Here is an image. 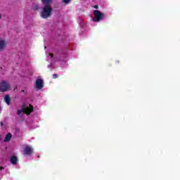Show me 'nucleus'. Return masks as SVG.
I'll return each mask as SVG.
<instances>
[{
    "label": "nucleus",
    "instance_id": "f3484780",
    "mask_svg": "<svg viewBox=\"0 0 180 180\" xmlns=\"http://www.w3.org/2000/svg\"><path fill=\"white\" fill-rule=\"evenodd\" d=\"M5 169V168H4L3 167H0V171H4Z\"/></svg>",
    "mask_w": 180,
    "mask_h": 180
},
{
    "label": "nucleus",
    "instance_id": "9d476101",
    "mask_svg": "<svg viewBox=\"0 0 180 180\" xmlns=\"http://www.w3.org/2000/svg\"><path fill=\"white\" fill-rule=\"evenodd\" d=\"M4 101L7 105H11V96L6 94L4 97Z\"/></svg>",
    "mask_w": 180,
    "mask_h": 180
},
{
    "label": "nucleus",
    "instance_id": "a211bd4d",
    "mask_svg": "<svg viewBox=\"0 0 180 180\" xmlns=\"http://www.w3.org/2000/svg\"><path fill=\"white\" fill-rule=\"evenodd\" d=\"M0 124H1V127H2L4 126V122H1Z\"/></svg>",
    "mask_w": 180,
    "mask_h": 180
},
{
    "label": "nucleus",
    "instance_id": "4468645a",
    "mask_svg": "<svg viewBox=\"0 0 180 180\" xmlns=\"http://www.w3.org/2000/svg\"><path fill=\"white\" fill-rule=\"evenodd\" d=\"M52 77H53V79H56V78H58V75H57V74H53Z\"/></svg>",
    "mask_w": 180,
    "mask_h": 180
},
{
    "label": "nucleus",
    "instance_id": "dca6fc26",
    "mask_svg": "<svg viewBox=\"0 0 180 180\" xmlns=\"http://www.w3.org/2000/svg\"><path fill=\"white\" fill-rule=\"evenodd\" d=\"M94 8L95 9H98V8H99V6H98V5H95V6H94Z\"/></svg>",
    "mask_w": 180,
    "mask_h": 180
},
{
    "label": "nucleus",
    "instance_id": "aec40b11",
    "mask_svg": "<svg viewBox=\"0 0 180 180\" xmlns=\"http://www.w3.org/2000/svg\"><path fill=\"white\" fill-rule=\"evenodd\" d=\"M22 92H25V90H22Z\"/></svg>",
    "mask_w": 180,
    "mask_h": 180
},
{
    "label": "nucleus",
    "instance_id": "f03ea898",
    "mask_svg": "<svg viewBox=\"0 0 180 180\" xmlns=\"http://www.w3.org/2000/svg\"><path fill=\"white\" fill-rule=\"evenodd\" d=\"M34 110L33 105L32 104H30V107H27L26 105H22L21 110H17V115L19 116L22 113H25V115H30V113H32Z\"/></svg>",
    "mask_w": 180,
    "mask_h": 180
},
{
    "label": "nucleus",
    "instance_id": "2eb2a0df",
    "mask_svg": "<svg viewBox=\"0 0 180 180\" xmlns=\"http://www.w3.org/2000/svg\"><path fill=\"white\" fill-rule=\"evenodd\" d=\"M49 56H51V58H53V57H54V54H53L52 53H49Z\"/></svg>",
    "mask_w": 180,
    "mask_h": 180
},
{
    "label": "nucleus",
    "instance_id": "1a4fd4ad",
    "mask_svg": "<svg viewBox=\"0 0 180 180\" xmlns=\"http://www.w3.org/2000/svg\"><path fill=\"white\" fill-rule=\"evenodd\" d=\"M12 139V134L8 133L4 140V143H8Z\"/></svg>",
    "mask_w": 180,
    "mask_h": 180
},
{
    "label": "nucleus",
    "instance_id": "423d86ee",
    "mask_svg": "<svg viewBox=\"0 0 180 180\" xmlns=\"http://www.w3.org/2000/svg\"><path fill=\"white\" fill-rule=\"evenodd\" d=\"M24 153L25 155H32V154H33V150L30 146H26L24 149Z\"/></svg>",
    "mask_w": 180,
    "mask_h": 180
},
{
    "label": "nucleus",
    "instance_id": "f257e3e1",
    "mask_svg": "<svg viewBox=\"0 0 180 180\" xmlns=\"http://www.w3.org/2000/svg\"><path fill=\"white\" fill-rule=\"evenodd\" d=\"M53 15V8L51 5H45L41 12V16L43 19H48V18H51Z\"/></svg>",
    "mask_w": 180,
    "mask_h": 180
},
{
    "label": "nucleus",
    "instance_id": "20e7f679",
    "mask_svg": "<svg viewBox=\"0 0 180 180\" xmlns=\"http://www.w3.org/2000/svg\"><path fill=\"white\" fill-rule=\"evenodd\" d=\"M11 90V84L5 80H2L0 82V92H6Z\"/></svg>",
    "mask_w": 180,
    "mask_h": 180
},
{
    "label": "nucleus",
    "instance_id": "6e6552de",
    "mask_svg": "<svg viewBox=\"0 0 180 180\" xmlns=\"http://www.w3.org/2000/svg\"><path fill=\"white\" fill-rule=\"evenodd\" d=\"M5 47H6V41L4 39H0V51H2Z\"/></svg>",
    "mask_w": 180,
    "mask_h": 180
},
{
    "label": "nucleus",
    "instance_id": "9b49d317",
    "mask_svg": "<svg viewBox=\"0 0 180 180\" xmlns=\"http://www.w3.org/2000/svg\"><path fill=\"white\" fill-rule=\"evenodd\" d=\"M41 3L44 5H51L53 4V0H41Z\"/></svg>",
    "mask_w": 180,
    "mask_h": 180
},
{
    "label": "nucleus",
    "instance_id": "39448f33",
    "mask_svg": "<svg viewBox=\"0 0 180 180\" xmlns=\"http://www.w3.org/2000/svg\"><path fill=\"white\" fill-rule=\"evenodd\" d=\"M34 86L37 89H41L43 88V79H37L36 80V83L34 84Z\"/></svg>",
    "mask_w": 180,
    "mask_h": 180
},
{
    "label": "nucleus",
    "instance_id": "6ab92c4d",
    "mask_svg": "<svg viewBox=\"0 0 180 180\" xmlns=\"http://www.w3.org/2000/svg\"><path fill=\"white\" fill-rule=\"evenodd\" d=\"M2 19V14L0 13V20Z\"/></svg>",
    "mask_w": 180,
    "mask_h": 180
},
{
    "label": "nucleus",
    "instance_id": "f8f14e48",
    "mask_svg": "<svg viewBox=\"0 0 180 180\" xmlns=\"http://www.w3.org/2000/svg\"><path fill=\"white\" fill-rule=\"evenodd\" d=\"M32 9L34 11H39L40 9V6L39 4H35L33 6Z\"/></svg>",
    "mask_w": 180,
    "mask_h": 180
},
{
    "label": "nucleus",
    "instance_id": "ddd939ff",
    "mask_svg": "<svg viewBox=\"0 0 180 180\" xmlns=\"http://www.w3.org/2000/svg\"><path fill=\"white\" fill-rule=\"evenodd\" d=\"M63 2L64 4H70V2H71V0H63Z\"/></svg>",
    "mask_w": 180,
    "mask_h": 180
},
{
    "label": "nucleus",
    "instance_id": "7ed1b4c3",
    "mask_svg": "<svg viewBox=\"0 0 180 180\" xmlns=\"http://www.w3.org/2000/svg\"><path fill=\"white\" fill-rule=\"evenodd\" d=\"M94 18H93V22H101V20H103L105 18V14L101 13L99 10H95L94 11Z\"/></svg>",
    "mask_w": 180,
    "mask_h": 180
},
{
    "label": "nucleus",
    "instance_id": "0eeeda50",
    "mask_svg": "<svg viewBox=\"0 0 180 180\" xmlns=\"http://www.w3.org/2000/svg\"><path fill=\"white\" fill-rule=\"evenodd\" d=\"M18 161H19V160L15 155H13L10 158V162L13 165H16L18 164Z\"/></svg>",
    "mask_w": 180,
    "mask_h": 180
}]
</instances>
